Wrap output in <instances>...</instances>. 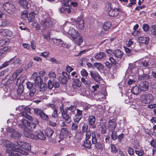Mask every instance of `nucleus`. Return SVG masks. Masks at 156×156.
<instances>
[{
  "label": "nucleus",
  "instance_id": "nucleus-53",
  "mask_svg": "<svg viewBox=\"0 0 156 156\" xmlns=\"http://www.w3.org/2000/svg\"><path fill=\"white\" fill-rule=\"evenodd\" d=\"M111 136L112 139L113 140H116L117 137L116 132H113L112 133Z\"/></svg>",
  "mask_w": 156,
  "mask_h": 156
},
{
  "label": "nucleus",
  "instance_id": "nucleus-52",
  "mask_svg": "<svg viewBox=\"0 0 156 156\" xmlns=\"http://www.w3.org/2000/svg\"><path fill=\"white\" fill-rule=\"evenodd\" d=\"M18 151V150H16V151H14L13 152H12V154L10 156H20Z\"/></svg>",
  "mask_w": 156,
  "mask_h": 156
},
{
  "label": "nucleus",
  "instance_id": "nucleus-4",
  "mask_svg": "<svg viewBox=\"0 0 156 156\" xmlns=\"http://www.w3.org/2000/svg\"><path fill=\"white\" fill-rule=\"evenodd\" d=\"M34 111V113L37 115H39L43 120L47 121L48 120V115L45 114L41 109L38 108H35Z\"/></svg>",
  "mask_w": 156,
  "mask_h": 156
},
{
  "label": "nucleus",
  "instance_id": "nucleus-38",
  "mask_svg": "<svg viewBox=\"0 0 156 156\" xmlns=\"http://www.w3.org/2000/svg\"><path fill=\"white\" fill-rule=\"evenodd\" d=\"M92 133L91 132L89 131V130H87V131L86 134V140H89L91 136V135H92V133ZM92 137V136H91Z\"/></svg>",
  "mask_w": 156,
  "mask_h": 156
},
{
  "label": "nucleus",
  "instance_id": "nucleus-64",
  "mask_svg": "<svg viewBox=\"0 0 156 156\" xmlns=\"http://www.w3.org/2000/svg\"><path fill=\"white\" fill-rule=\"evenodd\" d=\"M28 126L30 127L31 129H34L36 127V125L33 122H29Z\"/></svg>",
  "mask_w": 156,
  "mask_h": 156
},
{
  "label": "nucleus",
  "instance_id": "nucleus-16",
  "mask_svg": "<svg viewBox=\"0 0 156 156\" xmlns=\"http://www.w3.org/2000/svg\"><path fill=\"white\" fill-rule=\"evenodd\" d=\"M121 11L119 8H115L113 9L110 10L109 12V15L111 16H117L119 14V12Z\"/></svg>",
  "mask_w": 156,
  "mask_h": 156
},
{
  "label": "nucleus",
  "instance_id": "nucleus-28",
  "mask_svg": "<svg viewBox=\"0 0 156 156\" xmlns=\"http://www.w3.org/2000/svg\"><path fill=\"white\" fill-rule=\"evenodd\" d=\"M94 66L96 67L99 71L102 70L104 67L103 65L100 63H95L94 64Z\"/></svg>",
  "mask_w": 156,
  "mask_h": 156
},
{
  "label": "nucleus",
  "instance_id": "nucleus-37",
  "mask_svg": "<svg viewBox=\"0 0 156 156\" xmlns=\"http://www.w3.org/2000/svg\"><path fill=\"white\" fill-rule=\"evenodd\" d=\"M61 134L63 136H66L68 135V132L66 128H63L61 130Z\"/></svg>",
  "mask_w": 156,
  "mask_h": 156
},
{
  "label": "nucleus",
  "instance_id": "nucleus-43",
  "mask_svg": "<svg viewBox=\"0 0 156 156\" xmlns=\"http://www.w3.org/2000/svg\"><path fill=\"white\" fill-rule=\"evenodd\" d=\"M21 62V60L20 58H16L13 62L14 65L16 66H18Z\"/></svg>",
  "mask_w": 156,
  "mask_h": 156
},
{
  "label": "nucleus",
  "instance_id": "nucleus-27",
  "mask_svg": "<svg viewBox=\"0 0 156 156\" xmlns=\"http://www.w3.org/2000/svg\"><path fill=\"white\" fill-rule=\"evenodd\" d=\"M19 3L21 7L23 8L27 9H28V3L25 0H20L19 1Z\"/></svg>",
  "mask_w": 156,
  "mask_h": 156
},
{
  "label": "nucleus",
  "instance_id": "nucleus-50",
  "mask_svg": "<svg viewBox=\"0 0 156 156\" xmlns=\"http://www.w3.org/2000/svg\"><path fill=\"white\" fill-rule=\"evenodd\" d=\"M26 84L27 88L29 90H31L33 88V83L30 82H28Z\"/></svg>",
  "mask_w": 156,
  "mask_h": 156
},
{
  "label": "nucleus",
  "instance_id": "nucleus-33",
  "mask_svg": "<svg viewBox=\"0 0 156 156\" xmlns=\"http://www.w3.org/2000/svg\"><path fill=\"white\" fill-rule=\"evenodd\" d=\"M54 43L56 45H61L62 43V41L61 39L57 38H52V39Z\"/></svg>",
  "mask_w": 156,
  "mask_h": 156
},
{
  "label": "nucleus",
  "instance_id": "nucleus-23",
  "mask_svg": "<svg viewBox=\"0 0 156 156\" xmlns=\"http://www.w3.org/2000/svg\"><path fill=\"white\" fill-rule=\"evenodd\" d=\"M91 146V141L89 140H86V142H84L81 145L82 147H84L85 148H90Z\"/></svg>",
  "mask_w": 156,
  "mask_h": 156
},
{
  "label": "nucleus",
  "instance_id": "nucleus-14",
  "mask_svg": "<svg viewBox=\"0 0 156 156\" xmlns=\"http://www.w3.org/2000/svg\"><path fill=\"white\" fill-rule=\"evenodd\" d=\"M90 74L91 77L95 80H101V78L98 73L95 71H90Z\"/></svg>",
  "mask_w": 156,
  "mask_h": 156
},
{
  "label": "nucleus",
  "instance_id": "nucleus-61",
  "mask_svg": "<svg viewBox=\"0 0 156 156\" xmlns=\"http://www.w3.org/2000/svg\"><path fill=\"white\" fill-rule=\"evenodd\" d=\"M125 48L126 52L129 55H131V54H133V50H131L129 48Z\"/></svg>",
  "mask_w": 156,
  "mask_h": 156
},
{
  "label": "nucleus",
  "instance_id": "nucleus-3",
  "mask_svg": "<svg viewBox=\"0 0 156 156\" xmlns=\"http://www.w3.org/2000/svg\"><path fill=\"white\" fill-rule=\"evenodd\" d=\"M142 102L144 104L151 103L154 100V96L151 94H143L141 96Z\"/></svg>",
  "mask_w": 156,
  "mask_h": 156
},
{
  "label": "nucleus",
  "instance_id": "nucleus-45",
  "mask_svg": "<svg viewBox=\"0 0 156 156\" xmlns=\"http://www.w3.org/2000/svg\"><path fill=\"white\" fill-rule=\"evenodd\" d=\"M15 150H18V152L19 153H21L22 154H24L25 155H27L28 154V152L24 150H23L17 147V148L16 149H15Z\"/></svg>",
  "mask_w": 156,
  "mask_h": 156
},
{
  "label": "nucleus",
  "instance_id": "nucleus-29",
  "mask_svg": "<svg viewBox=\"0 0 156 156\" xmlns=\"http://www.w3.org/2000/svg\"><path fill=\"white\" fill-rule=\"evenodd\" d=\"M105 56V55L104 52H101L97 54L94 55V58L97 60H100L102 59Z\"/></svg>",
  "mask_w": 156,
  "mask_h": 156
},
{
  "label": "nucleus",
  "instance_id": "nucleus-46",
  "mask_svg": "<svg viewBox=\"0 0 156 156\" xmlns=\"http://www.w3.org/2000/svg\"><path fill=\"white\" fill-rule=\"evenodd\" d=\"M72 0H62V3L63 5L70 6V3Z\"/></svg>",
  "mask_w": 156,
  "mask_h": 156
},
{
  "label": "nucleus",
  "instance_id": "nucleus-59",
  "mask_svg": "<svg viewBox=\"0 0 156 156\" xmlns=\"http://www.w3.org/2000/svg\"><path fill=\"white\" fill-rule=\"evenodd\" d=\"M135 153L139 156H142L143 155L144 152L143 150H136Z\"/></svg>",
  "mask_w": 156,
  "mask_h": 156
},
{
  "label": "nucleus",
  "instance_id": "nucleus-1",
  "mask_svg": "<svg viewBox=\"0 0 156 156\" xmlns=\"http://www.w3.org/2000/svg\"><path fill=\"white\" fill-rule=\"evenodd\" d=\"M43 18V19L41 21L40 24L44 29H46L51 26L52 22L50 20L49 16L47 13H46Z\"/></svg>",
  "mask_w": 156,
  "mask_h": 156
},
{
  "label": "nucleus",
  "instance_id": "nucleus-41",
  "mask_svg": "<svg viewBox=\"0 0 156 156\" xmlns=\"http://www.w3.org/2000/svg\"><path fill=\"white\" fill-rule=\"evenodd\" d=\"M68 80L65 78L64 77H60L59 78V81L61 83L63 84H66Z\"/></svg>",
  "mask_w": 156,
  "mask_h": 156
},
{
  "label": "nucleus",
  "instance_id": "nucleus-56",
  "mask_svg": "<svg viewBox=\"0 0 156 156\" xmlns=\"http://www.w3.org/2000/svg\"><path fill=\"white\" fill-rule=\"evenodd\" d=\"M78 123H73L72 126V129L73 130H76L78 128Z\"/></svg>",
  "mask_w": 156,
  "mask_h": 156
},
{
  "label": "nucleus",
  "instance_id": "nucleus-21",
  "mask_svg": "<svg viewBox=\"0 0 156 156\" xmlns=\"http://www.w3.org/2000/svg\"><path fill=\"white\" fill-rule=\"evenodd\" d=\"M83 15H80V18H79V28L80 30H83L84 29V21L83 19Z\"/></svg>",
  "mask_w": 156,
  "mask_h": 156
},
{
  "label": "nucleus",
  "instance_id": "nucleus-8",
  "mask_svg": "<svg viewBox=\"0 0 156 156\" xmlns=\"http://www.w3.org/2000/svg\"><path fill=\"white\" fill-rule=\"evenodd\" d=\"M138 85L141 92L145 91L148 89L149 85L148 82L146 81H141Z\"/></svg>",
  "mask_w": 156,
  "mask_h": 156
},
{
  "label": "nucleus",
  "instance_id": "nucleus-47",
  "mask_svg": "<svg viewBox=\"0 0 156 156\" xmlns=\"http://www.w3.org/2000/svg\"><path fill=\"white\" fill-rule=\"evenodd\" d=\"M39 86L41 90H45L47 88L46 84L43 83H41Z\"/></svg>",
  "mask_w": 156,
  "mask_h": 156
},
{
  "label": "nucleus",
  "instance_id": "nucleus-10",
  "mask_svg": "<svg viewBox=\"0 0 156 156\" xmlns=\"http://www.w3.org/2000/svg\"><path fill=\"white\" fill-rule=\"evenodd\" d=\"M7 131L8 132L11 133L10 136L12 138H19L21 137L20 134L12 128H8L7 129Z\"/></svg>",
  "mask_w": 156,
  "mask_h": 156
},
{
  "label": "nucleus",
  "instance_id": "nucleus-42",
  "mask_svg": "<svg viewBox=\"0 0 156 156\" xmlns=\"http://www.w3.org/2000/svg\"><path fill=\"white\" fill-rule=\"evenodd\" d=\"M111 148L112 152L116 153L118 152V150L116 146L114 144L111 145Z\"/></svg>",
  "mask_w": 156,
  "mask_h": 156
},
{
  "label": "nucleus",
  "instance_id": "nucleus-51",
  "mask_svg": "<svg viewBox=\"0 0 156 156\" xmlns=\"http://www.w3.org/2000/svg\"><path fill=\"white\" fill-rule=\"evenodd\" d=\"M36 92V89L34 88H33L32 89L30 90V91L29 93V95L30 96H33L34 95Z\"/></svg>",
  "mask_w": 156,
  "mask_h": 156
},
{
  "label": "nucleus",
  "instance_id": "nucleus-36",
  "mask_svg": "<svg viewBox=\"0 0 156 156\" xmlns=\"http://www.w3.org/2000/svg\"><path fill=\"white\" fill-rule=\"evenodd\" d=\"M35 16V13L34 12H32L30 13L28 16V19L29 21H34Z\"/></svg>",
  "mask_w": 156,
  "mask_h": 156
},
{
  "label": "nucleus",
  "instance_id": "nucleus-49",
  "mask_svg": "<svg viewBox=\"0 0 156 156\" xmlns=\"http://www.w3.org/2000/svg\"><path fill=\"white\" fill-rule=\"evenodd\" d=\"M81 73L82 76H83L86 77L88 75V73L84 69H83L81 71Z\"/></svg>",
  "mask_w": 156,
  "mask_h": 156
},
{
  "label": "nucleus",
  "instance_id": "nucleus-39",
  "mask_svg": "<svg viewBox=\"0 0 156 156\" xmlns=\"http://www.w3.org/2000/svg\"><path fill=\"white\" fill-rule=\"evenodd\" d=\"M48 76L51 79H55L56 77V75L55 73L52 71H50L49 72Z\"/></svg>",
  "mask_w": 156,
  "mask_h": 156
},
{
  "label": "nucleus",
  "instance_id": "nucleus-32",
  "mask_svg": "<svg viewBox=\"0 0 156 156\" xmlns=\"http://www.w3.org/2000/svg\"><path fill=\"white\" fill-rule=\"evenodd\" d=\"M34 83L35 86H38L41 83L42 80L39 76H37L36 78L34 79Z\"/></svg>",
  "mask_w": 156,
  "mask_h": 156
},
{
  "label": "nucleus",
  "instance_id": "nucleus-19",
  "mask_svg": "<svg viewBox=\"0 0 156 156\" xmlns=\"http://www.w3.org/2000/svg\"><path fill=\"white\" fill-rule=\"evenodd\" d=\"M70 9V6L62 5V6L60 8V11L61 12L70 13L71 12V10Z\"/></svg>",
  "mask_w": 156,
  "mask_h": 156
},
{
  "label": "nucleus",
  "instance_id": "nucleus-44",
  "mask_svg": "<svg viewBox=\"0 0 156 156\" xmlns=\"http://www.w3.org/2000/svg\"><path fill=\"white\" fill-rule=\"evenodd\" d=\"M73 87L75 89H77L78 88V79H77L74 80L73 84Z\"/></svg>",
  "mask_w": 156,
  "mask_h": 156
},
{
  "label": "nucleus",
  "instance_id": "nucleus-5",
  "mask_svg": "<svg viewBox=\"0 0 156 156\" xmlns=\"http://www.w3.org/2000/svg\"><path fill=\"white\" fill-rule=\"evenodd\" d=\"M4 9L10 14L13 13L15 8L14 5L11 4L9 2L5 3L3 5Z\"/></svg>",
  "mask_w": 156,
  "mask_h": 156
},
{
  "label": "nucleus",
  "instance_id": "nucleus-25",
  "mask_svg": "<svg viewBox=\"0 0 156 156\" xmlns=\"http://www.w3.org/2000/svg\"><path fill=\"white\" fill-rule=\"evenodd\" d=\"M113 54L115 57L118 58H121L123 55L122 52L120 50L115 51Z\"/></svg>",
  "mask_w": 156,
  "mask_h": 156
},
{
  "label": "nucleus",
  "instance_id": "nucleus-24",
  "mask_svg": "<svg viewBox=\"0 0 156 156\" xmlns=\"http://www.w3.org/2000/svg\"><path fill=\"white\" fill-rule=\"evenodd\" d=\"M24 87L23 85H21L19 86L17 90V93L18 95H22L23 96L24 95Z\"/></svg>",
  "mask_w": 156,
  "mask_h": 156
},
{
  "label": "nucleus",
  "instance_id": "nucleus-63",
  "mask_svg": "<svg viewBox=\"0 0 156 156\" xmlns=\"http://www.w3.org/2000/svg\"><path fill=\"white\" fill-rule=\"evenodd\" d=\"M151 145L156 149V141L153 139L151 142L150 143Z\"/></svg>",
  "mask_w": 156,
  "mask_h": 156
},
{
  "label": "nucleus",
  "instance_id": "nucleus-6",
  "mask_svg": "<svg viewBox=\"0 0 156 156\" xmlns=\"http://www.w3.org/2000/svg\"><path fill=\"white\" fill-rule=\"evenodd\" d=\"M33 139L37 140H45L46 137L43 132L40 130H37L34 133Z\"/></svg>",
  "mask_w": 156,
  "mask_h": 156
},
{
  "label": "nucleus",
  "instance_id": "nucleus-12",
  "mask_svg": "<svg viewBox=\"0 0 156 156\" xmlns=\"http://www.w3.org/2000/svg\"><path fill=\"white\" fill-rule=\"evenodd\" d=\"M24 110L25 112H23L21 113V115L27 118L29 120H32V117L26 113V112H27L31 114L30 109L28 107H26L24 108Z\"/></svg>",
  "mask_w": 156,
  "mask_h": 156
},
{
  "label": "nucleus",
  "instance_id": "nucleus-55",
  "mask_svg": "<svg viewBox=\"0 0 156 156\" xmlns=\"http://www.w3.org/2000/svg\"><path fill=\"white\" fill-rule=\"evenodd\" d=\"M50 53L48 51H45L41 53L40 56H41L45 58L48 56Z\"/></svg>",
  "mask_w": 156,
  "mask_h": 156
},
{
  "label": "nucleus",
  "instance_id": "nucleus-35",
  "mask_svg": "<svg viewBox=\"0 0 156 156\" xmlns=\"http://www.w3.org/2000/svg\"><path fill=\"white\" fill-rule=\"evenodd\" d=\"M28 12L27 10H25L21 12V17L24 20H26L28 18Z\"/></svg>",
  "mask_w": 156,
  "mask_h": 156
},
{
  "label": "nucleus",
  "instance_id": "nucleus-54",
  "mask_svg": "<svg viewBox=\"0 0 156 156\" xmlns=\"http://www.w3.org/2000/svg\"><path fill=\"white\" fill-rule=\"evenodd\" d=\"M77 113L73 117V120L75 123H78V109H76Z\"/></svg>",
  "mask_w": 156,
  "mask_h": 156
},
{
  "label": "nucleus",
  "instance_id": "nucleus-62",
  "mask_svg": "<svg viewBox=\"0 0 156 156\" xmlns=\"http://www.w3.org/2000/svg\"><path fill=\"white\" fill-rule=\"evenodd\" d=\"M53 84H52L51 81L50 80H49L48 83V88L51 90L53 88Z\"/></svg>",
  "mask_w": 156,
  "mask_h": 156
},
{
  "label": "nucleus",
  "instance_id": "nucleus-60",
  "mask_svg": "<svg viewBox=\"0 0 156 156\" xmlns=\"http://www.w3.org/2000/svg\"><path fill=\"white\" fill-rule=\"evenodd\" d=\"M17 75L18 74L16 73H14L12 74V77L10 78V80L12 81L15 80L17 76Z\"/></svg>",
  "mask_w": 156,
  "mask_h": 156
},
{
  "label": "nucleus",
  "instance_id": "nucleus-34",
  "mask_svg": "<svg viewBox=\"0 0 156 156\" xmlns=\"http://www.w3.org/2000/svg\"><path fill=\"white\" fill-rule=\"evenodd\" d=\"M111 26V22H106L105 23L103 27L105 31H107L110 28Z\"/></svg>",
  "mask_w": 156,
  "mask_h": 156
},
{
  "label": "nucleus",
  "instance_id": "nucleus-57",
  "mask_svg": "<svg viewBox=\"0 0 156 156\" xmlns=\"http://www.w3.org/2000/svg\"><path fill=\"white\" fill-rule=\"evenodd\" d=\"M88 126L86 124L83 123V124L82 127V130L83 132H87V130H88Z\"/></svg>",
  "mask_w": 156,
  "mask_h": 156
},
{
  "label": "nucleus",
  "instance_id": "nucleus-18",
  "mask_svg": "<svg viewBox=\"0 0 156 156\" xmlns=\"http://www.w3.org/2000/svg\"><path fill=\"white\" fill-rule=\"evenodd\" d=\"M116 126L115 120V119L110 120L108 122V127L110 129L114 130Z\"/></svg>",
  "mask_w": 156,
  "mask_h": 156
},
{
  "label": "nucleus",
  "instance_id": "nucleus-2",
  "mask_svg": "<svg viewBox=\"0 0 156 156\" xmlns=\"http://www.w3.org/2000/svg\"><path fill=\"white\" fill-rule=\"evenodd\" d=\"M92 143L95 145V149L99 152H101L103 151L104 147L100 142H97L95 133H92Z\"/></svg>",
  "mask_w": 156,
  "mask_h": 156
},
{
  "label": "nucleus",
  "instance_id": "nucleus-7",
  "mask_svg": "<svg viewBox=\"0 0 156 156\" xmlns=\"http://www.w3.org/2000/svg\"><path fill=\"white\" fill-rule=\"evenodd\" d=\"M60 109L62 112V117L64 119L65 122L67 124L71 122V120L70 117L67 114V110H65L61 107L60 108Z\"/></svg>",
  "mask_w": 156,
  "mask_h": 156
},
{
  "label": "nucleus",
  "instance_id": "nucleus-58",
  "mask_svg": "<svg viewBox=\"0 0 156 156\" xmlns=\"http://www.w3.org/2000/svg\"><path fill=\"white\" fill-rule=\"evenodd\" d=\"M128 154L130 155H133L134 154V150L131 147H129L128 151Z\"/></svg>",
  "mask_w": 156,
  "mask_h": 156
},
{
  "label": "nucleus",
  "instance_id": "nucleus-11",
  "mask_svg": "<svg viewBox=\"0 0 156 156\" xmlns=\"http://www.w3.org/2000/svg\"><path fill=\"white\" fill-rule=\"evenodd\" d=\"M17 145L19 147L25 150H30L31 149L30 144L27 142L19 141L18 142L17 144Z\"/></svg>",
  "mask_w": 156,
  "mask_h": 156
},
{
  "label": "nucleus",
  "instance_id": "nucleus-9",
  "mask_svg": "<svg viewBox=\"0 0 156 156\" xmlns=\"http://www.w3.org/2000/svg\"><path fill=\"white\" fill-rule=\"evenodd\" d=\"M2 143L3 146L5 147L6 148H12L14 150V149H16L17 148V145L14 144L11 141L6 140H3Z\"/></svg>",
  "mask_w": 156,
  "mask_h": 156
},
{
  "label": "nucleus",
  "instance_id": "nucleus-31",
  "mask_svg": "<svg viewBox=\"0 0 156 156\" xmlns=\"http://www.w3.org/2000/svg\"><path fill=\"white\" fill-rule=\"evenodd\" d=\"M77 33L70 34V37H69L72 40L73 42L77 44H78V41H77Z\"/></svg>",
  "mask_w": 156,
  "mask_h": 156
},
{
  "label": "nucleus",
  "instance_id": "nucleus-20",
  "mask_svg": "<svg viewBox=\"0 0 156 156\" xmlns=\"http://www.w3.org/2000/svg\"><path fill=\"white\" fill-rule=\"evenodd\" d=\"M138 41L140 43H144L145 44H147L149 42V38L147 37H138Z\"/></svg>",
  "mask_w": 156,
  "mask_h": 156
},
{
  "label": "nucleus",
  "instance_id": "nucleus-13",
  "mask_svg": "<svg viewBox=\"0 0 156 156\" xmlns=\"http://www.w3.org/2000/svg\"><path fill=\"white\" fill-rule=\"evenodd\" d=\"M95 117L94 116H90L88 118V124L90 126L91 128L92 129H94L96 127V126L95 125Z\"/></svg>",
  "mask_w": 156,
  "mask_h": 156
},
{
  "label": "nucleus",
  "instance_id": "nucleus-22",
  "mask_svg": "<svg viewBox=\"0 0 156 156\" xmlns=\"http://www.w3.org/2000/svg\"><path fill=\"white\" fill-rule=\"evenodd\" d=\"M29 122L26 119H23L22 121V124H19V126L22 128L23 129H24L26 128H28V127L29 125Z\"/></svg>",
  "mask_w": 156,
  "mask_h": 156
},
{
  "label": "nucleus",
  "instance_id": "nucleus-40",
  "mask_svg": "<svg viewBox=\"0 0 156 156\" xmlns=\"http://www.w3.org/2000/svg\"><path fill=\"white\" fill-rule=\"evenodd\" d=\"M4 31L5 34V35L7 36L11 37L13 35V33L11 31L7 29H5L4 30Z\"/></svg>",
  "mask_w": 156,
  "mask_h": 156
},
{
  "label": "nucleus",
  "instance_id": "nucleus-26",
  "mask_svg": "<svg viewBox=\"0 0 156 156\" xmlns=\"http://www.w3.org/2000/svg\"><path fill=\"white\" fill-rule=\"evenodd\" d=\"M54 133V130L50 128H48L45 130V134L47 136L50 138Z\"/></svg>",
  "mask_w": 156,
  "mask_h": 156
},
{
  "label": "nucleus",
  "instance_id": "nucleus-30",
  "mask_svg": "<svg viewBox=\"0 0 156 156\" xmlns=\"http://www.w3.org/2000/svg\"><path fill=\"white\" fill-rule=\"evenodd\" d=\"M150 78V76L147 74L143 73L142 75H140L138 76V79L143 80H147Z\"/></svg>",
  "mask_w": 156,
  "mask_h": 156
},
{
  "label": "nucleus",
  "instance_id": "nucleus-15",
  "mask_svg": "<svg viewBox=\"0 0 156 156\" xmlns=\"http://www.w3.org/2000/svg\"><path fill=\"white\" fill-rule=\"evenodd\" d=\"M24 130L23 134L24 136L30 139H33L34 133L33 134L31 133V130L29 128H26Z\"/></svg>",
  "mask_w": 156,
  "mask_h": 156
},
{
  "label": "nucleus",
  "instance_id": "nucleus-48",
  "mask_svg": "<svg viewBox=\"0 0 156 156\" xmlns=\"http://www.w3.org/2000/svg\"><path fill=\"white\" fill-rule=\"evenodd\" d=\"M53 112L52 114V116L54 118H56L58 116V113L57 110L56 108L53 109Z\"/></svg>",
  "mask_w": 156,
  "mask_h": 156
},
{
  "label": "nucleus",
  "instance_id": "nucleus-17",
  "mask_svg": "<svg viewBox=\"0 0 156 156\" xmlns=\"http://www.w3.org/2000/svg\"><path fill=\"white\" fill-rule=\"evenodd\" d=\"M131 92L132 94L136 95H137L141 92L138 85L132 87L131 89Z\"/></svg>",
  "mask_w": 156,
  "mask_h": 156
}]
</instances>
